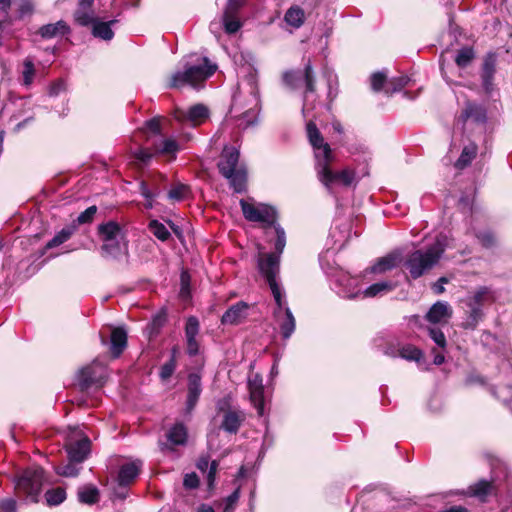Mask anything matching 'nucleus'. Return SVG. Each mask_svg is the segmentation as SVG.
Instances as JSON below:
<instances>
[{"label": "nucleus", "mask_w": 512, "mask_h": 512, "mask_svg": "<svg viewBox=\"0 0 512 512\" xmlns=\"http://www.w3.org/2000/svg\"><path fill=\"white\" fill-rule=\"evenodd\" d=\"M140 192L146 200L145 207L151 209L153 207L155 197H157L160 193L159 189L157 188L155 191H152L149 185L142 181L140 183Z\"/></svg>", "instance_id": "51"}, {"label": "nucleus", "mask_w": 512, "mask_h": 512, "mask_svg": "<svg viewBox=\"0 0 512 512\" xmlns=\"http://www.w3.org/2000/svg\"><path fill=\"white\" fill-rule=\"evenodd\" d=\"M78 464L77 462H71L69 460V462L67 464H64V465H61V466H58L57 469H56V472L61 475V476H65V477H75L78 475L79 473V467H77Z\"/></svg>", "instance_id": "52"}, {"label": "nucleus", "mask_w": 512, "mask_h": 512, "mask_svg": "<svg viewBox=\"0 0 512 512\" xmlns=\"http://www.w3.org/2000/svg\"><path fill=\"white\" fill-rule=\"evenodd\" d=\"M183 485L187 489H195L199 485V478L196 473H187L184 476Z\"/></svg>", "instance_id": "59"}, {"label": "nucleus", "mask_w": 512, "mask_h": 512, "mask_svg": "<svg viewBox=\"0 0 512 512\" xmlns=\"http://www.w3.org/2000/svg\"><path fill=\"white\" fill-rule=\"evenodd\" d=\"M245 2L246 0H228L223 14V25L228 34H233L240 29L241 23L238 12Z\"/></svg>", "instance_id": "14"}, {"label": "nucleus", "mask_w": 512, "mask_h": 512, "mask_svg": "<svg viewBox=\"0 0 512 512\" xmlns=\"http://www.w3.org/2000/svg\"><path fill=\"white\" fill-rule=\"evenodd\" d=\"M65 89V82L61 79H58L50 85L48 93L50 96L55 97L62 93Z\"/></svg>", "instance_id": "61"}, {"label": "nucleus", "mask_w": 512, "mask_h": 512, "mask_svg": "<svg viewBox=\"0 0 512 512\" xmlns=\"http://www.w3.org/2000/svg\"><path fill=\"white\" fill-rule=\"evenodd\" d=\"M248 310L249 305L244 301H239L222 315L221 323L223 325H239L247 318Z\"/></svg>", "instance_id": "18"}, {"label": "nucleus", "mask_w": 512, "mask_h": 512, "mask_svg": "<svg viewBox=\"0 0 512 512\" xmlns=\"http://www.w3.org/2000/svg\"><path fill=\"white\" fill-rule=\"evenodd\" d=\"M74 19L76 23L81 26L93 25L97 20L92 9L82 7L77 8L74 13Z\"/></svg>", "instance_id": "42"}, {"label": "nucleus", "mask_w": 512, "mask_h": 512, "mask_svg": "<svg viewBox=\"0 0 512 512\" xmlns=\"http://www.w3.org/2000/svg\"><path fill=\"white\" fill-rule=\"evenodd\" d=\"M396 287V284L392 281H381L374 283L367 287L365 290H363L362 297L363 298H372L377 296H383Z\"/></svg>", "instance_id": "33"}, {"label": "nucleus", "mask_w": 512, "mask_h": 512, "mask_svg": "<svg viewBox=\"0 0 512 512\" xmlns=\"http://www.w3.org/2000/svg\"><path fill=\"white\" fill-rule=\"evenodd\" d=\"M188 194H189L188 186L179 183V184H176L175 186H173L169 190L167 196L171 201L179 202V201L184 200L188 196Z\"/></svg>", "instance_id": "49"}, {"label": "nucleus", "mask_w": 512, "mask_h": 512, "mask_svg": "<svg viewBox=\"0 0 512 512\" xmlns=\"http://www.w3.org/2000/svg\"><path fill=\"white\" fill-rule=\"evenodd\" d=\"M106 380V367L94 361L92 364L82 368L78 374V385L82 391L96 386L100 388L104 385Z\"/></svg>", "instance_id": "10"}, {"label": "nucleus", "mask_w": 512, "mask_h": 512, "mask_svg": "<svg viewBox=\"0 0 512 512\" xmlns=\"http://www.w3.org/2000/svg\"><path fill=\"white\" fill-rule=\"evenodd\" d=\"M142 131L145 135H147L148 138L150 134L159 135L161 133L160 119L155 117L146 121Z\"/></svg>", "instance_id": "53"}, {"label": "nucleus", "mask_w": 512, "mask_h": 512, "mask_svg": "<svg viewBox=\"0 0 512 512\" xmlns=\"http://www.w3.org/2000/svg\"><path fill=\"white\" fill-rule=\"evenodd\" d=\"M187 410L191 411L196 406L202 392L201 376L198 373H190L187 385Z\"/></svg>", "instance_id": "24"}, {"label": "nucleus", "mask_w": 512, "mask_h": 512, "mask_svg": "<svg viewBox=\"0 0 512 512\" xmlns=\"http://www.w3.org/2000/svg\"><path fill=\"white\" fill-rule=\"evenodd\" d=\"M239 497L240 491L239 488H237L233 493H231L228 497L224 499L223 512H233L239 500Z\"/></svg>", "instance_id": "55"}, {"label": "nucleus", "mask_w": 512, "mask_h": 512, "mask_svg": "<svg viewBox=\"0 0 512 512\" xmlns=\"http://www.w3.org/2000/svg\"><path fill=\"white\" fill-rule=\"evenodd\" d=\"M476 237L478 238L480 243L486 248L493 247L496 243L494 235L489 231L480 232L476 235Z\"/></svg>", "instance_id": "58"}, {"label": "nucleus", "mask_w": 512, "mask_h": 512, "mask_svg": "<svg viewBox=\"0 0 512 512\" xmlns=\"http://www.w3.org/2000/svg\"><path fill=\"white\" fill-rule=\"evenodd\" d=\"M471 296H479V298H477V303L482 307L485 304L493 303L496 300L495 292L487 286L479 287Z\"/></svg>", "instance_id": "43"}, {"label": "nucleus", "mask_w": 512, "mask_h": 512, "mask_svg": "<svg viewBox=\"0 0 512 512\" xmlns=\"http://www.w3.org/2000/svg\"><path fill=\"white\" fill-rule=\"evenodd\" d=\"M65 448L71 462L82 463L90 452V440L86 436L75 440L69 439Z\"/></svg>", "instance_id": "16"}, {"label": "nucleus", "mask_w": 512, "mask_h": 512, "mask_svg": "<svg viewBox=\"0 0 512 512\" xmlns=\"http://www.w3.org/2000/svg\"><path fill=\"white\" fill-rule=\"evenodd\" d=\"M496 73V58L494 55H488L483 63L481 79L484 91L492 95L495 90L494 75Z\"/></svg>", "instance_id": "21"}, {"label": "nucleus", "mask_w": 512, "mask_h": 512, "mask_svg": "<svg viewBox=\"0 0 512 512\" xmlns=\"http://www.w3.org/2000/svg\"><path fill=\"white\" fill-rule=\"evenodd\" d=\"M448 282V279L446 277H441L438 279V281L433 285V290L436 294H442L444 289V284Z\"/></svg>", "instance_id": "64"}, {"label": "nucleus", "mask_w": 512, "mask_h": 512, "mask_svg": "<svg viewBox=\"0 0 512 512\" xmlns=\"http://www.w3.org/2000/svg\"><path fill=\"white\" fill-rule=\"evenodd\" d=\"M75 231V224L64 227L46 244V248L51 249L61 245L62 243L66 242L74 234Z\"/></svg>", "instance_id": "39"}, {"label": "nucleus", "mask_w": 512, "mask_h": 512, "mask_svg": "<svg viewBox=\"0 0 512 512\" xmlns=\"http://www.w3.org/2000/svg\"><path fill=\"white\" fill-rule=\"evenodd\" d=\"M276 233V241L274 244L275 252L262 253L258 257V269L261 275L266 279L275 302L281 308L282 305V290L276 278L279 273L280 255L286 245V234L284 229L279 225H273Z\"/></svg>", "instance_id": "2"}, {"label": "nucleus", "mask_w": 512, "mask_h": 512, "mask_svg": "<svg viewBox=\"0 0 512 512\" xmlns=\"http://www.w3.org/2000/svg\"><path fill=\"white\" fill-rule=\"evenodd\" d=\"M283 82L288 88L292 90L298 89L302 85H305L302 112L304 115H306V113L310 110L309 94L315 92V77L310 61L305 65L303 70H292L285 72L283 74Z\"/></svg>", "instance_id": "5"}, {"label": "nucleus", "mask_w": 512, "mask_h": 512, "mask_svg": "<svg viewBox=\"0 0 512 512\" xmlns=\"http://www.w3.org/2000/svg\"><path fill=\"white\" fill-rule=\"evenodd\" d=\"M282 304H284V299L282 298ZM276 305H278L276 303ZM283 308V305H281V308L277 306V309L275 310V315L278 317V322L281 330V334L284 339H288L295 330V318L291 312V310L288 307H285L284 309V316L283 318H280L279 314Z\"/></svg>", "instance_id": "27"}, {"label": "nucleus", "mask_w": 512, "mask_h": 512, "mask_svg": "<svg viewBox=\"0 0 512 512\" xmlns=\"http://www.w3.org/2000/svg\"><path fill=\"white\" fill-rule=\"evenodd\" d=\"M187 429L182 423H176L166 433V442H160L162 452L172 451L174 446L185 445L187 442Z\"/></svg>", "instance_id": "17"}, {"label": "nucleus", "mask_w": 512, "mask_h": 512, "mask_svg": "<svg viewBox=\"0 0 512 512\" xmlns=\"http://www.w3.org/2000/svg\"><path fill=\"white\" fill-rule=\"evenodd\" d=\"M44 480L42 468H29L23 471L16 482V488L24 493L32 502H37Z\"/></svg>", "instance_id": "6"}, {"label": "nucleus", "mask_w": 512, "mask_h": 512, "mask_svg": "<svg viewBox=\"0 0 512 512\" xmlns=\"http://www.w3.org/2000/svg\"><path fill=\"white\" fill-rule=\"evenodd\" d=\"M332 161H325L316 167L319 180L330 189L334 184H342L344 186L351 185L355 180V173L350 169H344L341 172H333L330 169Z\"/></svg>", "instance_id": "9"}, {"label": "nucleus", "mask_w": 512, "mask_h": 512, "mask_svg": "<svg viewBox=\"0 0 512 512\" xmlns=\"http://www.w3.org/2000/svg\"><path fill=\"white\" fill-rule=\"evenodd\" d=\"M430 338L436 343V345L440 348L446 347V337L444 333L437 328H430L428 330Z\"/></svg>", "instance_id": "57"}, {"label": "nucleus", "mask_w": 512, "mask_h": 512, "mask_svg": "<svg viewBox=\"0 0 512 512\" xmlns=\"http://www.w3.org/2000/svg\"><path fill=\"white\" fill-rule=\"evenodd\" d=\"M408 82L409 78L407 76L392 78L386 83L385 93L392 95L393 93L399 92L408 84Z\"/></svg>", "instance_id": "46"}, {"label": "nucleus", "mask_w": 512, "mask_h": 512, "mask_svg": "<svg viewBox=\"0 0 512 512\" xmlns=\"http://www.w3.org/2000/svg\"><path fill=\"white\" fill-rule=\"evenodd\" d=\"M97 212L96 206H90L85 211L79 214L77 219L73 222L76 227L80 224L89 223L93 220L95 214Z\"/></svg>", "instance_id": "54"}, {"label": "nucleus", "mask_w": 512, "mask_h": 512, "mask_svg": "<svg viewBox=\"0 0 512 512\" xmlns=\"http://www.w3.org/2000/svg\"><path fill=\"white\" fill-rule=\"evenodd\" d=\"M240 206L245 219L251 222H261L267 226L275 225L276 210L267 204L250 203L244 199L240 200Z\"/></svg>", "instance_id": "7"}, {"label": "nucleus", "mask_w": 512, "mask_h": 512, "mask_svg": "<svg viewBox=\"0 0 512 512\" xmlns=\"http://www.w3.org/2000/svg\"><path fill=\"white\" fill-rule=\"evenodd\" d=\"M69 31H70V28L67 25V23L63 20H59L56 23H50V24L43 25L42 27L39 28L38 33L44 39H51L58 35L68 34Z\"/></svg>", "instance_id": "31"}, {"label": "nucleus", "mask_w": 512, "mask_h": 512, "mask_svg": "<svg viewBox=\"0 0 512 512\" xmlns=\"http://www.w3.org/2000/svg\"><path fill=\"white\" fill-rule=\"evenodd\" d=\"M199 333V321L196 317H189L185 326V336L187 342L186 351L188 355L195 356L199 353V343L196 336Z\"/></svg>", "instance_id": "22"}, {"label": "nucleus", "mask_w": 512, "mask_h": 512, "mask_svg": "<svg viewBox=\"0 0 512 512\" xmlns=\"http://www.w3.org/2000/svg\"><path fill=\"white\" fill-rule=\"evenodd\" d=\"M401 346L396 345L394 343H389L383 350V353L389 357L396 358L399 357V350Z\"/></svg>", "instance_id": "62"}, {"label": "nucleus", "mask_w": 512, "mask_h": 512, "mask_svg": "<svg viewBox=\"0 0 512 512\" xmlns=\"http://www.w3.org/2000/svg\"><path fill=\"white\" fill-rule=\"evenodd\" d=\"M304 17V11L298 6H293L287 10L284 19L288 25L299 28L304 23Z\"/></svg>", "instance_id": "40"}, {"label": "nucleus", "mask_w": 512, "mask_h": 512, "mask_svg": "<svg viewBox=\"0 0 512 512\" xmlns=\"http://www.w3.org/2000/svg\"><path fill=\"white\" fill-rule=\"evenodd\" d=\"M126 250L124 237L103 242L101 255L105 258H117Z\"/></svg>", "instance_id": "29"}, {"label": "nucleus", "mask_w": 512, "mask_h": 512, "mask_svg": "<svg viewBox=\"0 0 512 512\" xmlns=\"http://www.w3.org/2000/svg\"><path fill=\"white\" fill-rule=\"evenodd\" d=\"M399 357L407 361H415L420 364L421 360L423 359V353L417 347L411 344H407L401 346L399 350Z\"/></svg>", "instance_id": "41"}, {"label": "nucleus", "mask_w": 512, "mask_h": 512, "mask_svg": "<svg viewBox=\"0 0 512 512\" xmlns=\"http://www.w3.org/2000/svg\"><path fill=\"white\" fill-rule=\"evenodd\" d=\"M210 116V111L204 104H195L187 110L176 108L173 117L180 123L196 127L204 123Z\"/></svg>", "instance_id": "12"}, {"label": "nucleus", "mask_w": 512, "mask_h": 512, "mask_svg": "<svg viewBox=\"0 0 512 512\" xmlns=\"http://www.w3.org/2000/svg\"><path fill=\"white\" fill-rule=\"evenodd\" d=\"M492 490L493 484L487 480H481L471 486L472 494L482 499L491 494Z\"/></svg>", "instance_id": "48"}, {"label": "nucleus", "mask_w": 512, "mask_h": 512, "mask_svg": "<svg viewBox=\"0 0 512 512\" xmlns=\"http://www.w3.org/2000/svg\"><path fill=\"white\" fill-rule=\"evenodd\" d=\"M78 499L81 503L92 505L98 502L100 492L93 484H86L78 489Z\"/></svg>", "instance_id": "36"}, {"label": "nucleus", "mask_w": 512, "mask_h": 512, "mask_svg": "<svg viewBox=\"0 0 512 512\" xmlns=\"http://www.w3.org/2000/svg\"><path fill=\"white\" fill-rule=\"evenodd\" d=\"M150 232L160 241H167L170 238V232L167 227L158 220H151L149 223Z\"/></svg>", "instance_id": "44"}, {"label": "nucleus", "mask_w": 512, "mask_h": 512, "mask_svg": "<svg viewBox=\"0 0 512 512\" xmlns=\"http://www.w3.org/2000/svg\"><path fill=\"white\" fill-rule=\"evenodd\" d=\"M445 249V238L438 236L434 243L426 249H418L410 253L405 261V267L411 277L417 279L433 268L438 263Z\"/></svg>", "instance_id": "3"}, {"label": "nucleus", "mask_w": 512, "mask_h": 512, "mask_svg": "<svg viewBox=\"0 0 512 512\" xmlns=\"http://www.w3.org/2000/svg\"><path fill=\"white\" fill-rule=\"evenodd\" d=\"M0 512H16V502L13 499H5L0 503Z\"/></svg>", "instance_id": "63"}, {"label": "nucleus", "mask_w": 512, "mask_h": 512, "mask_svg": "<svg viewBox=\"0 0 512 512\" xmlns=\"http://www.w3.org/2000/svg\"><path fill=\"white\" fill-rule=\"evenodd\" d=\"M401 263L400 253H389L384 257L377 259L374 265L367 269L368 273L384 274L396 268Z\"/></svg>", "instance_id": "23"}, {"label": "nucleus", "mask_w": 512, "mask_h": 512, "mask_svg": "<svg viewBox=\"0 0 512 512\" xmlns=\"http://www.w3.org/2000/svg\"><path fill=\"white\" fill-rule=\"evenodd\" d=\"M36 70L34 67V63L30 58H26L23 61V71H22V78H23V85L26 87L31 86L34 80Z\"/></svg>", "instance_id": "47"}, {"label": "nucleus", "mask_w": 512, "mask_h": 512, "mask_svg": "<svg viewBox=\"0 0 512 512\" xmlns=\"http://www.w3.org/2000/svg\"><path fill=\"white\" fill-rule=\"evenodd\" d=\"M307 137L314 151L315 167L325 161H333L332 150L327 142H325L321 132L316 124L310 120L306 125Z\"/></svg>", "instance_id": "8"}, {"label": "nucleus", "mask_w": 512, "mask_h": 512, "mask_svg": "<svg viewBox=\"0 0 512 512\" xmlns=\"http://www.w3.org/2000/svg\"><path fill=\"white\" fill-rule=\"evenodd\" d=\"M477 153V145L474 142H469L463 147L460 157L455 162V167L460 170L466 168L475 159Z\"/></svg>", "instance_id": "34"}, {"label": "nucleus", "mask_w": 512, "mask_h": 512, "mask_svg": "<svg viewBox=\"0 0 512 512\" xmlns=\"http://www.w3.org/2000/svg\"><path fill=\"white\" fill-rule=\"evenodd\" d=\"M175 370V362L171 359L169 362L165 363L160 370V377L163 380H166L171 377Z\"/></svg>", "instance_id": "60"}, {"label": "nucleus", "mask_w": 512, "mask_h": 512, "mask_svg": "<svg viewBox=\"0 0 512 512\" xmlns=\"http://www.w3.org/2000/svg\"><path fill=\"white\" fill-rule=\"evenodd\" d=\"M45 499L49 506L61 504L66 499V492L63 488L57 487L45 493Z\"/></svg>", "instance_id": "45"}, {"label": "nucleus", "mask_w": 512, "mask_h": 512, "mask_svg": "<svg viewBox=\"0 0 512 512\" xmlns=\"http://www.w3.org/2000/svg\"><path fill=\"white\" fill-rule=\"evenodd\" d=\"M248 388L251 402L257 409L259 415H262L264 412V387L262 384V378L257 374L249 378Z\"/></svg>", "instance_id": "19"}, {"label": "nucleus", "mask_w": 512, "mask_h": 512, "mask_svg": "<svg viewBox=\"0 0 512 512\" xmlns=\"http://www.w3.org/2000/svg\"><path fill=\"white\" fill-rule=\"evenodd\" d=\"M117 23V20H111L108 22H102L96 20L92 25V34L93 36L100 38L105 41H109L114 37V32L111 28L113 24Z\"/></svg>", "instance_id": "35"}, {"label": "nucleus", "mask_w": 512, "mask_h": 512, "mask_svg": "<svg viewBox=\"0 0 512 512\" xmlns=\"http://www.w3.org/2000/svg\"><path fill=\"white\" fill-rule=\"evenodd\" d=\"M216 70L217 65L207 57L188 56L181 62V69L171 75L169 86L171 88L190 86L199 89Z\"/></svg>", "instance_id": "1"}, {"label": "nucleus", "mask_w": 512, "mask_h": 512, "mask_svg": "<svg viewBox=\"0 0 512 512\" xmlns=\"http://www.w3.org/2000/svg\"><path fill=\"white\" fill-rule=\"evenodd\" d=\"M473 58V49L471 47H464L458 51L455 58V62L459 67L464 68L470 64Z\"/></svg>", "instance_id": "50"}, {"label": "nucleus", "mask_w": 512, "mask_h": 512, "mask_svg": "<svg viewBox=\"0 0 512 512\" xmlns=\"http://www.w3.org/2000/svg\"><path fill=\"white\" fill-rule=\"evenodd\" d=\"M244 418L241 411L228 409L224 412L221 428L230 434H236Z\"/></svg>", "instance_id": "28"}, {"label": "nucleus", "mask_w": 512, "mask_h": 512, "mask_svg": "<svg viewBox=\"0 0 512 512\" xmlns=\"http://www.w3.org/2000/svg\"><path fill=\"white\" fill-rule=\"evenodd\" d=\"M333 284L337 293L343 298L354 299L363 294L359 278L353 277L347 272H337L334 275Z\"/></svg>", "instance_id": "11"}, {"label": "nucleus", "mask_w": 512, "mask_h": 512, "mask_svg": "<svg viewBox=\"0 0 512 512\" xmlns=\"http://www.w3.org/2000/svg\"><path fill=\"white\" fill-rule=\"evenodd\" d=\"M387 76L382 72H376L371 76V87L375 92L380 91L384 85L386 86Z\"/></svg>", "instance_id": "56"}, {"label": "nucleus", "mask_w": 512, "mask_h": 512, "mask_svg": "<svg viewBox=\"0 0 512 512\" xmlns=\"http://www.w3.org/2000/svg\"><path fill=\"white\" fill-rule=\"evenodd\" d=\"M178 150L177 142L172 138L161 139L159 142L153 143V151L148 148H141L135 152V159L139 164L146 165L155 154H175Z\"/></svg>", "instance_id": "13"}, {"label": "nucleus", "mask_w": 512, "mask_h": 512, "mask_svg": "<svg viewBox=\"0 0 512 512\" xmlns=\"http://www.w3.org/2000/svg\"><path fill=\"white\" fill-rule=\"evenodd\" d=\"M239 151L234 147L226 146L221 154L218 168L223 177L229 180L235 192H242L246 184V171L238 164Z\"/></svg>", "instance_id": "4"}, {"label": "nucleus", "mask_w": 512, "mask_h": 512, "mask_svg": "<svg viewBox=\"0 0 512 512\" xmlns=\"http://www.w3.org/2000/svg\"><path fill=\"white\" fill-rule=\"evenodd\" d=\"M127 345L126 331L121 328H114L111 331V353L114 357H119Z\"/></svg>", "instance_id": "32"}, {"label": "nucleus", "mask_w": 512, "mask_h": 512, "mask_svg": "<svg viewBox=\"0 0 512 512\" xmlns=\"http://www.w3.org/2000/svg\"><path fill=\"white\" fill-rule=\"evenodd\" d=\"M452 314V308L447 302L437 301L427 312L426 319L433 324L447 323Z\"/></svg>", "instance_id": "20"}, {"label": "nucleus", "mask_w": 512, "mask_h": 512, "mask_svg": "<svg viewBox=\"0 0 512 512\" xmlns=\"http://www.w3.org/2000/svg\"><path fill=\"white\" fill-rule=\"evenodd\" d=\"M196 465H197V468L200 471H202V472H205V471L208 470V472H207V483H208V487L212 488L213 485H214V482H215L216 472H217V469H218V462L213 460L210 463L209 459L207 457H201L197 461Z\"/></svg>", "instance_id": "38"}, {"label": "nucleus", "mask_w": 512, "mask_h": 512, "mask_svg": "<svg viewBox=\"0 0 512 512\" xmlns=\"http://www.w3.org/2000/svg\"><path fill=\"white\" fill-rule=\"evenodd\" d=\"M468 119H471L476 123H485L487 120L486 109L482 105L475 102H466L459 120L465 122Z\"/></svg>", "instance_id": "26"}, {"label": "nucleus", "mask_w": 512, "mask_h": 512, "mask_svg": "<svg viewBox=\"0 0 512 512\" xmlns=\"http://www.w3.org/2000/svg\"><path fill=\"white\" fill-rule=\"evenodd\" d=\"M98 230L103 242L124 237L121 227L116 222L102 224Z\"/></svg>", "instance_id": "37"}, {"label": "nucleus", "mask_w": 512, "mask_h": 512, "mask_svg": "<svg viewBox=\"0 0 512 512\" xmlns=\"http://www.w3.org/2000/svg\"><path fill=\"white\" fill-rule=\"evenodd\" d=\"M247 85H248V92L251 97V105L252 107L249 108L247 111H245L242 116L241 120L245 121L244 128L254 125L256 123V113L255 108L259 104V90L257 86V77L255 73H250L247 77Z\"/></svg>", "instance_id": "15"}, {"label": "nucleus", "mask_w": 512, "mask_h": 512, "mask_svg": "<svg viewBox=\"0 0 512 512\" xmlns=\"http://www.w3.org/2000/svg\"><path fill=\"white\" fill-rule=\"evenodd\" d=\"M477 298L479 296H468L465 300V304L469 308L465 328L474 329L484 317L483 307L477 303Z\"/></svg>", "instance_id": "25"}, {"label": "nucleus", "mask_w": 512, "mask_h": 512, "mask_svg": "<svg viewBox=\"0 0 512 512\" xmlns=\"http://www.w3.org/2000/svg\"><path fill=\"white\" fill-rule=\"evenodd\" d=\"M140 471V463L130 462L121 466L118 473V484L121 487L129 485L137 477Z\"/></svg>", "instance_id": "30"}]
</instances>
